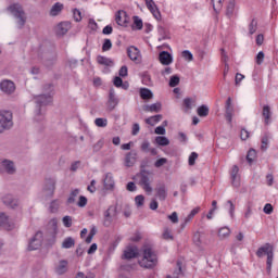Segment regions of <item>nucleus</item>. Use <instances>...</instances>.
Wrapping results in <instances>:
<instances>
[{
	"label": "nucleus",
	"mask_w": 278,
	"mask_h": 278,
	"mask_svg": "<svg viewBox=\"0 0 278 278\" xmlns=\"http://www.w3.org/2000/svg\"><path fill=\"white\" fill-rule=\"evenodd\" d=\"M7 12H9V14H11L15 20L17 29H23V27H25V24L27 23V14L25 13L23 5L18 3L10 4L7 8Z\"/></svg>",
	"instance_id": "nucleus-1"
},
{
	"label": "nucleus",
	"mask_w": 278,
	"mask_h": 278,
	"mask_svg": "<svg viewBox=\"0 0 278 278\" xmlns=\"http://www.w3.org/2000/svg\"><path fill=\"white\" fill-rule=\"evenodd\" d=\"M33 101L35 103V113H36V119L42 121V108H46V105H49L51 103V94L41 93L38 96H34Z\"/></svg>",
	"instance_id": "nucleus-2"
},
{
	"label": "nucleus",
	"mask_w": 278,
	"mask_h": 278,
	"mask_svg": "<svg viewBox=\"0 0 278 278\" xmlns=\"http://www.w3.org/2000/svg\"><path fill=\"white\" fill-rule=\"evenodd\" d=\"M139 265L142 268H153L157 265V255L151 247L143 248V257L139 261Z\"/></svg>",
	"instance_id": "nucleus-3"
},
{
	"label": "nucleus",
	"mask_w": 278,
	"mask_h": 278,
	"mask_svg": "<svg viewBox=\"0 0 278 278\" xmlns=\"http://www.w3.org/2000/svg\"><path fill=\"white\" fill-rule=\"evenodd\" d=\"M256 255L258 257H264V255L267 256V273L270 274V270L273 269V260H275V248L273 244L265 243L263 247L258 248Z\"/></svg>",
	"instance_id": "nucleus-4"
},
{
	"label": "nucleus",
	"mask_w": 278,
	"mask_h": 278,
	"mask_svg": "<svg viewBox=\"0 0 278 278\" xmlns=\"http://www.w3.org/2000/svg\"><path fill=\"white\" fill-rule=\"evenodd\" d=\"M137 177L139 178V186H141L144 192L151 194V192H153V187H151L153 175L149 170L142 169Z\"/></svg>",
	"instance_id": "nucleus-5"
},
{
	"label": "nucleus",
	"mask_w": 278,
	"mask_h": 278,
	"mask_svg": "<svg viewBox=\"0 0 278 278\" xmlns=\"http://www.w3.org/2000/svg\"><path fill=\"white\" fill-rule=\"evenodd\" d=\"M13 126L14 122H12V112L0 111V134L9 131Z\"/></svg>",
	"instance_id": "nucleus-6"
},
{
	"label": "nucleus",
	"mask_w": 278,
	"mask_h": 278,
	"mask_svg": "<svg viewBox=\"0 0 278 278\" xmlns=\"http://www.w3.org/2000/svg\"><path fill=\"white\" fill-rule=\"evenodd\" d=\"M58 181L55 178H47L42 188V194L45 199H53V194H55V186Z\"/></svg>",
	"instance_id": "nucleus-7"
},
{
	"label": "nucleus",
	"mask_w": 278,
	"mask_h": 278,
	"mask_svg": "<svg viewBox=\"0 0 278 278\" xmlns=\"http://www.w3.org/2000/svg\"><path fill=\"white\" fill-rule=\"evenodd\" d=\"M117 212H116V206H110L105 212H104V220L103 225L104 227H110L114 220H116Z\"/></svg>",
	"instance_id": "nucleus-8"
},
{
	"label": "nucleus",
	"mask_w": 278,
	"mask_h": 278,
	"mask_svg": "<svg viewBox=\"0 0 278 278\" xmlns=\"http://www.w3.org/2000/svg\"><path fill=\"white\" fill-rule=\"evenodd\" d=\"M42 247V231H37L30 239L28 244V251H38Z\"/></svg>",
	"instance_id": "nucleus-9"
},
{
	"label": "nucleus",
	"mask_w": 278,
	"mask_h": 278,
	"mask_svg": "<svg viewBox=\"0 0 278 278\" xmlns=\"http://www.w3.org/2000/svg\"><path fill=\"white\" fill-rule=\"evenodd\" d=\"M0 90L4 94H14L16 91V85L10 79H4L0 83Z\"/></svg>",
	"instance_id": "nucleus-10"
},
{
	"label": "nucleus",
	"mask_w": 278,
	"mask_h": 278,
	"mask_svg": "<svg viewBox=\"0 0 278 278\" xmlns=\"http://www.w3.org/2000/svg\"><path fill=\"white\" fill-rule=\"evenodd\" d=\"M127 55L131 62H135V64H140L142 62V55L140 54V50L135 47L130 46L127 48Z\"/></svg>",
	"instance_id": "nucleus-11"
},
{
	"label": "nucleus",
	"mask_w": 278,
	"mask_h": 278,
	"mask_svg": "<svg viewBox=\"0 0 278 278\" xmlns=\"http://www.w3.org/2000/svg\"><path fill=\"white\" fill-rule=\"evenodd\" d=\"M136 162H138V152H136V150H131L125 154L124 165L126 168H131L136 165Z\"/></svg>",
	"instance_id": "nucleus-12"
},
{
	"label": "nucleus",
	"mask_w": 278,
	"mask_h": 278,
	"mask_svg": "<svg viewBox=\"0 0 278 278\" xmlns=\"http://www.w3.org/2000/svg\"><path fill=\"white\" fill-rule=\"evenodd\" d=\"M144 1L148 10L151 12V14H153L154 18L156 21H162V13L160 12L157 4H155V1L153 0H144Z\"/></svg>",
	"instance_id": "nucleus-13"
},
{
	"label": "nucleus",
	"mask_w": 278,
	"mask_h": 278,
	"mask_svg": "<svg viewBox=\"0 0 278 278\" xmlns=\"http://www.w3.org/2000/svg\"><path fill=\"white\" fill-rule=\"evenodd\" d=\"M0 227L7 229V231H12L14 229V223L11 222L10 217L5 213L0 212Z\"/></svg>",
	"instance_id": "nucleus-14"
},
{
	"label": "nucleus",
	"mask_w": 278,
	"mask_h": 278,
	"mask_svg": "<svg viewBox=\"0 0 278 278\" xmlns=\"http://www.w3.org/2000/svg\"><path fill=\"white\" fill-rule=\"evenodd\" d=\"M115 21L117 25H121V27H127V24L129 23V16L125 11H117L115 14Z\"/></svg>",
	"instance_id": "nucleus-15"
},
{
	"label": "nucleus",
	"mask_w": 278,
	"mask_h": 278,
	"mask_svg": "<svg viewBox=\"0 0 278 278\" xmlns=\"http://www.w3.org/2000/svg\"><path fill=\"white\" fill-rule=\"evenodd\" d=\"M159 60L163 66L173 64V55L168 51H162L159 54Z\"/></svg>",
	"instance_id": "nucleus-16"
},
{
	"label": "nucleus",
	"mask_w": 278,
	"mask_h": 278,
	"mask_svg": "<svg viewBox=\"0 0 278 278\" xmlns=\"http://www.w3.org/2000/svg\"><path fill=\"white\" fill-rule=\"evenodd\" d=\"M108 105L109 110H114L116 105H118V98H116V92L114 91V88L110 89Z\"/></svg>",
	"instance_id": "nucleus-17"
},
{
	"label": "nucleus",
	"mask_w": 278,
	"mask_h": 278,
	"mask_svg": "<svg viewBox=\"0 0 278 278\" xmlns=\"http://www.w3.org/2000/svg\"><path fill=\"white\" fill-rule=\"evenodd\" d=\"M2 168H4L8 175H14L16 173V165L10 160L2 161Z\"/></svg>",
	"instance_id": "nucleus-18"
},
{
	"label": "nucleus",
	"mask_w": 278,
	"mask_h": 278,
	"mask_svg": "<svg viewBox=\"0 0 278 278\" xmlns=\"http://www.w3.org/2000/svg\"><path fill=\"white\" fill-rule=\"evenodd\" d=\"M103 186L105 190H114V176H112V173H108L105 175V178L103 179Z\"/></svg>",
	"instance_id": "nucleus-19"
},
{
	"label": "nucleus",
	"mask_w": 278,
	"mask_h": 278,
	"mask_svg": "<svg viewBox=\"0 0 278 278\" xmlns=\"http://www.w3.org/2000/svg\"><path fill=\"white\" fill-rule=\"evenodd\" d=\"M226 121H228V123H231L232 118H233V106L231 105V98H228L226 101Z\"/></svg>",
	"instance_id": "nucleus-20"
},
{
	"label": "nucleus",
	"mask_w": 278,
	"mask_h": 278,
	"mask_svg": "<svg viewBox=\"0 0 278 278\" xmlns=\"http://www.w3.org/2000/svg\"><path fill=\"white\" fill-rule=\"evenodd\" d=\"M155 192L160 201H166V197H168V192L166 191V185H159L155 188Z\"/></svg>",
	"instance_id": "nucleus-21"
},
{
	"label": "nucleus",
	"mask_w": 278,
	"mask_h": 278,
	"mask_svg": "<svg viewBox=\"0 0 278 278\" xmlns=\"http://www.w3.org/2000/svg\"><path fill=\"white\" fill-rule=\"evenodd\" d=\"M240 168H238L237 165H233L232 170H231V181L232 186L235 188H240V177L238 176Z\"/></svg>",
	"instance_id": "nucleus-22"
},
{
	"label": "nucleus",
	"mask_w": 278,
	"mask_h": 278,
	"mask_svg": "<svg viewBox=\"0 0 278 278\" xmlns=\"http://www.w3.org/2000/svg\"><path fill=\"white\" fill-rule=\"evenodd\" d=\"M2 201L7 207H11L12 210L18 206V200L14 199L12 195H4Z\"/></svg>",
	"instance_id": "nucleus-23"
},
{
	"label": "nucleus",
	"mask_w": 278,
	"mask_h": 278,
	"mask_svg": "<svg viewBox=\"0 0 278 278\" xmlns=\"http://www.w3.org/2000/svg\"><path fill=\"white\" fill-rule=\"evenodd\" d=\"M68 270V261L62 260L59 262V265L55 267V273L58 275H64Z\"/></svg>",
	"instance_id": "nucleus-24"
},
{
	"label": "nucleus",
	"mask_w": 278,
	"mask_h": 278,
	"mask_svg": "<svg viewBox=\"0 0 278 278\" xmlns=\"http://www.w3.org/2000/svg\"><path fill=\"white\" fill-rule=\"evenodd\" d=\"M68 29H71V24H68L67 22H62L56 27V34L59 36H64V34L68 33Z\"/></svg>",
	"instance_id": "nucleus-25"
},
{
	"label": "nucleus",
	"mask_w": 278,
	"mask_h": 278,
	"mask_svg": "<svg viewBox=\"0 0 278 278\" xmlns=\"http://www.w3.org/2000/svg\"><path fill=\"white\" fill-rule=\"evenodd\" d=\"M125 260H134V257H138V249L137 248H128L124 251Z\"/></svg>",
	"instance_id": "nucleus-26"
},
{
	"label": "nucleus",
	"mask_w": 278,
	"mask_h": 278,
	"mask_svg": "<svg viewBox=\"0 0 278 278\" xmlns=\"http://www.w3.org/2000/svg\"><path fill=\"white\" fill-rule=\"evenodd\" d=\"M64 10V4L56 2L50 10V16H58Z\"/></svg>",
	"instance_id": "nucleus-27"
},
{
	"label": "nucleus",
	"mask_w": 278,
	"mask_h": 278,
	"mask_svg": "<svg viewBox=\"0 0 278 278\" xmlns=\"http://www.w3.org/2000/svg\"><path fill=\"white\" fill-rule=\"evenodd\" d=\"M199 212H201V207L199 206L190 212V214L185 218L184 225H181L182 229L184 227H186V225H188V223H190L194 218V216H197Z\"/></svg>",
	"instance_id": "nucleus-28"
},
{
	"label": "nucleus",
	"mask_w": 278,
	"mask_h": 278,
	"mask_svg": "<svg viewBox=\"0 0 278 278\" xmlns=\"http://www.w3.org/2000/svg\"><path fill=\"white\" fill-rule=\"evenodd\" d=\"M146 112H162V103L156 102L154 104L146 105Z\"/></svg>",
	"instance_id": "nucleus-29"
},
{
	"label": "nucleus",
	"mask_w": 278,
	"mask_h": 278,
	"mask_svg": "<svg viewBox=\"0 0 278 278\" xmlns=\"http://www.w3.org/2000/svg\"><path fill=\"white\" fill-rule=\"evenodd\" d=\"M162 118H163L162 114L154 115V116L146 118V123H147V125H151V127H153L154 125H156V123H160V121H162Z\"/></svg>",
	"instance_id": "nucleus-30"
},
{
	"label": "nucleus",
	"mask_w": 278,
	"mask_h": 278,
	"mask_svg": "<svg viewBox=\"0 0 278 278\" xmlns=\"http://www.w3.org/2000/svg\"><path fill=\"white\" fill-rule=\"evenodd\" d=\"M75 247V239L67 237L62 242V249H73Z\"/></svg>",
	"instance_id": "nucleus-31"
},
{
	"label": "nucleus",
	"mask_w": 278,
	"mask_h": 278,
	"mask_svg": "<svg viewBox=\"0 0 278 278\" xmlns=\"http://www.w3.org/2000/svg\"><path fill=\"white\" fill-rule=\"evenodd\" d=\"M155 142L159 144V147H168L170 144V140L164 136L156 137Z\"/></svg>",
	"instance_id": "nucleus-32"
},
{
	"label": "nucleus",
	"mask_w": 278,
	"mask_h": 278,
	"mask_svg": "<svg viewBox=\"0 0 278 278\" xmlns=\"http://www.w3.org/2000/svg\"><path fill=\"white\" fill-rule=\"evenodd\" d=\"M159 35L161 38L159 40H169L170 36L168 35V30L164 28L163 26H159L157 28Z\"/></svg>",
	"instance_id": "nucleus-33"
},
{
	"label": "nucleus",
	"mask_w": 278,
	"mask_h": 278,
	"mask_svg": "<svg viewBox=\"0 0 278 278\" xmlns=\"http://www.w3.org/2000/svg\"><path fill=\"white\" fill-rule=\"evenodd\" d=\"M197 112H198V116H201L202 118H204L205 116H208L210 108H207V105L203 104L198 108Z\"/></svg>",
	"instance_id": "nucleus-34"
},
{
	"label": "nucleus",
	"mask_w": 278,
	"mask_h": 278,
	"mask_svg": "<svg viewBox=\"0 0 278 278\" xmlns=\"http://www.w3.org/2000/svg\"><path fill=\"white\" fill-rule=\"evenodd\" d=\"M263 116L265 118V125H269V123H270V106H268V105L263 106Z\"/></svg>",
	"instance_id": "nucleus-35"
},
{
	"label": "nucleus",
	"mask_w": 278,
	"mask_h": 278,
	"mask_svg": "<svg viewBox=\"0 0 278 278\" xmlns=\"http://www.w3.org/2000/svg\"><path fill=\"white\" fill-rule=\"evenodd\" d=\"M230 235H231V230L229 229V227H223L218 231V237L222 240H224V238H229Z\"/></svg>",
	"instance_id": "nucleus-36"
},
{
	"label": "nucleus",
	"mask_w": 278,
	"mask_h": 278,
	"mask_svg": "<svg viewBox=\"0 0 278 278\" xmlns=\"http://www.w3.org/2000/svg\"><path fill=\"white\" fill-rule=\"evenodd\" d=\"M233 10H236V0H229L226 11L227 16H232Z\"/></svg>",
	"instance_id": "nucleus-37"
},
{
	"label": "nucleus",
	"mask_w": 278,
	"mask_h": 278,
	"mask_svg": "<svg viewBox=\"0 0 278 278\" xmlns=\"http://www.w3.org/2000/svg\"><path fill=\"white\" fill-rule=\"evenodd\" d=\"M257 31V20L253 18L249 24V35L253 36Z\"/></svg>",
	"instance_id": "nucleus-38"
},
{
	"label": "nucleus",
	"mask_w": 278,
	"mask_h": 278,
	"mask_svg": "<svg viewBox=\"0 0 278 278\" xmlns=\"http://www.w3.org/2000/svg\"><path fill=\"white\" fill-rule=\"evenodd\" d=\"M58 210H60V202L58 200H53L50 203L49 212H51V214H55V212H58Z\"/></svg>",
	"instance_id": "nucleus-39"
},
{
	"label": "nucleus",
	"mask_w": 278,
	"mask_h": 278,
	"mask_svg": "<svg viewBox=\"0 0 278 278\" xmlns=\"http://www.w3.org/2000/svg\"><path fill=\"white\" fill-rule=\"evenodd\" d=\"M78 195H79V189L73 190L67 199V204L72 205V203H75V198Z\"/></svg>",
	"instance_id": "nucleus-40"
},
{
	"label": "nucleus",
	"mask_w": 278,
	"mask_h": 278,
	"mask_svg": "<svg viewBox=\"0 0 278 278\" xmlns=\"http://www.w3.org/2000/svg\"><path fill=\"white\" fill-rule=\"evenodd\" d=\"M140 97L141 99H153V92L149 89H141Z\"/></svg>",
	"instance_id": "nucleus-41"
},
{
	"label": "nucleus",
	"mask_w": 278,
	"mask_h": 278,
	"mask_svg": "<svg viewBox=\"0 0 278 278\" xmlns=\"http://www.w3.org/2000/svg\"><path fill=\"white\" fill-rule=\"evenodd\" d=\"M223 1L225 0H212L213 9L215 12H220V10H223Z\"/></svg>",
	"instance_id": "nucleus-42"
},
{
	"label": "nucleus",
	"mask_w": 278,
	"mask_h": 278,
	"mask_svg": "<svg viewBox=\"0 0 278 278\" xmlns=\"http://www.w3.org/2000/svg\"><path fill=\"white\" fill-rule=\"evenodd\" d=\"M255 155H257V152H255L254 149H250L247 154V161L249 164H253V161L255 160Z\"/></svg>",
	"instance_id": "nucleus-43"
},
{
	"label": "nucleus",
	"mask_w": 278,
	"mask_h": 278,
	"mask_svg": "<svg viewBox=\"0 0 278 278\" xmlns=\"http://www.w3.org/2000/svg\"><path fill=\"white\" fill-rule=\"evenodd\" d=\"M105 144V141L103 139H100L98 142L93 144V152L99 153L103 149V146Z\"/></svg>",
	"instance_id": "nucleus-44"
},
{
	"label": "nucleus",
	"mask_w": 278,
	"mask_h": 278,
	"mask_svg": "<svg viewBox=\"0 0 278 278\" xmlns=\"http://www.w3.org/2000/svg\"><path fill=\"white\" fill-rule=\"evenodd\" d=\"M193 100L190 98H186L184 100V105H185V112H190V110H192V104H193Z\"/></svg>",
	"instance_id": "nucleus-45"
},
{
	"label": "nucleus",
	"mask_w": 278,
	"mask_h": 278,
	"mask_svg": "<svg viewBox=\"0 0 278 278\" xmlns=\"http://www.w3.org/2000/svg\"><path fill=\"white\" fill-rule=\"evenodd\" d=\"M98 63L102 64V66H110L112 64V60L105 58V56H98Z\"/></svg>",
	"instance_id": "nucleus-46"
},
{
	"label": "nucleus",
	"mask_w": 278,
	"mask_h": 278,
	"mask_svg": "<svg viewBox=\"0 0 278 278\" xmlns=\"http://www.w3.org/2000/svg\"><path fill=\"white\" fill-rule=\"evenodd\" d=\"M177 86H179V76L174 75V76H172L170 79H169V87H170V88H175V87H177Z\"/></svg>",
	"instance_id": "nucleus-47"
},
{
	"label": "nucleus",
	"mask_w": 278,
	"mask_h": 278,
	"mask_svg": "<svg viewBox=\"0 0 278 278\" xmlns=\"http://www.w3.org/2000/svg\"><path fill=\"white\" fill-rule=\"evenodd\" d=\"M163 240H173V232L170 231V229L165 228L162 235Z\"/></svg>",
	"instance_id": "nucleus-48"
},
{
	"label": "nucleus",
	"mask_w": 278,
	"mask_h": 278,
	"mask_svg": "<svg viewBox=\"0 0 278 278\" xmlns=\"http://www.w3.org/2000/svg\"><path fill=\"white\" fill-rule=\"evenodd\" d=\"M94 124L97 127H108V119L106 118H96Z\"/></svg>",
	"instance_id": "nucleus-49"
},
{
	"label": "nucleus",
	"mask_w": 278,
	"mask_h": 278,
	"mask_svg": "<svg viewBox=\"0 0 278 278\" xmlns=\"http://www.w3.org/2000/svg\"><path fill=\"white\" fill-rule=\"evenodd\" d=\"M63 225L64 227H73V217L66 215L63 217Z\"/></svg>",
	"instance_id": "nucleus-50"
},
{
	"label": "nucleus",
	"mask_w": 278,
	"mask_h": 278,
	"mask_svg": "<svg viewBox=\"0 0 278 278\" xmlns=\"http://www.w3.org/2000/svg\"><path fill=\"white\" fill-rule=\"evenodd\" d=\"M135 203L138 207H142L144 205V195L140 194L135 198Z\"/></svg>",
	"instance_id": "nucleus-51"
},
{
	"label": "nucleus",
	"mask_w": 278,
	"mask_h": 278,
	"mask_svg": "<svg viewBox=\"0 0 278 278\" xmlns=\"http://www.w3.org/2000/svg\"><path fill=\"white\" fill-rule=\"evenodd\" d=\"M134 26L136 27V29H142L143 24H142V20H140V17L138 16H134Z\"/></svg>",
	"instance_id": "nucleus-52"
},
{
	"label": "nucleus",
	"mask_w": 278,
	"mask_h": 278,
	"mask_svg": "<svg viewBox=\"0 0 278 278\" xmlns=\"http://www.w3.org/2000/svg\"><path fill=\"white\" fill-rule=\"evenodd\" d=\"M199 154L197 152H192L189 156V166H194Z\"/></svg>",
	"instance_id": "nucleus-53"
},
{
	"label": "nucleus",
	"mask_w": 278,
	"mask_h": 278,
	"mask_svg": "<svg viewBox=\"0 0 278 278\" xmlns=\"http://www.w3.org/2000/svg\"><path fill=\"white\" fill-rule=\"evenodd\" d=\"M182 58H185L187 60V62H192V60H194L192 52H190L188 50L182 51Z\"/></svg>",
	"instance_id": "nucleus-54"
},
{
	"label": "nucleus",
	"mask_w": 278,
	"mask_h": 278,
	"mask_svg": "<svg viewBox=\"0 0 278 278\" xmlns=\"http://www.w3.org/2000/svg\"><path fill=\"white\" fill-rule=\"evenodd\" d=\"M110 49H112V40L104 39L102 51H110Z\"/></svg>",
	"instance_id": "nucleus-55"
},
{
	"label": "nucleus",
	"mask_w": 278,
	"mask_h": 278,
	"mask_svg": "<svg viewBox=\"0 0 278 278\" xmlns=\"http://www.w3.org/2000/svg\"><path fill=\"white\" fill-rule=\"evenodd\" d=\"M77 205L78 207H86V205H88V199L84 195H80Z\"/></svg>",
	"instance_id": "nucleus-56"
},
{
	"label": "nucleus",
	"mask_w": 278,
	"mask_h": 278,
	"mask_svg": "<svg viewBox=\"0 0 278 278\" xmlns=\"http://www.w3.org/2000/svg\"><path fill=\"white\" fill-rule=\"evenodd\" d=\"M149 147H151V142H149V140H144L141 143V151H143L144 153H149L150 151Z\"/></svg>",
	"instance_id": "nucleus-57"
},
{
	"label": "nucleus",
	"mask_w": 278,
	"mask_h": 278,
	"mask_svg": "<svg viewBox=\"0 0 278 278\" xmlns=\"http://www.w3.org/2000/svg\"><path fill=\"white\" fill-rule=\"evenodd\" d=\"M168 161L164 157L156 160V162L154 163L155 168H162V166H164V164H166Z\"/></svg>",
	"instance_id": "nucleus-58"
},
{
	"label": "nucleus",
	"mask_w": 278,
	"mask_h": 278,
	"mask_svg": "<svg viewBox=\"0 0 278 278\" xmlns=\"http://www.w3.org/2000/svg\"><path fill=\"white\" fill-rule=\"evenodd\" d=\"M73 14L74 21H76V23H79L81 21V11L74 9Z\"/></svg>",
	"instance_id": "nucleus-59"
},
{
	"label": "nucleus",
	"mask_w": 278,
	"mask_h": 278,
	"mask_svg": "<svg viewBox=\"0 0 278 278\" xmlns=\"http://www.w3.org/2000/svg\"><path fill=\"white\" fill-rule=\"evenodd\" d=\"M167 218L174 224L179 223V216L177 215V212H174L173 214L168 215Z\"/></svg>",
	"instance_id": "nucleus-60"
},
{
	"label": "nucleus",
	"mask_w": 278,
	"mask_h": 278,
	"mask_svg": "<svg viewBox=\"0 0 278 278\" xmlns=\"http://www.w3.org/2000/svg\"><path fill=\"white\" fill-rule=\"evenodd\" d=\"M43 92L45 94H50L53 92V86L51 84H47L43 86Z\"/></svg>",
	"instance_id": "nucleus-61"
},
{
	"label": "nucleus",
	"mask_w": 278,
	"mask_h": 278,
	"mask_svg": "<svg viewBox=\"0 0 278 278\" xmlns=\"http://www.w3.org/2000/svg\"><path fill=\"white\" fill-rule=\"evenodd\" d=\"M267 148H268V136H265L262 138L261 149L262 151H266Z\"/></svg>",
	"instance_id": "nucleus-62"
},
{
	"label": "nucleus",
	"mask_w": 278,
	"mask_h": 278,
	"mask_svg": "<svg viewBox=\"0 0 278 278\" xmlns=\"http://www.w3.org/2000/svg\"><path fill=\"white\" fill-rule=\"evenodd\" d=\"M193 242L194 244H197L199 247V244H201V232H195L193 235Z\"/></svg>",
	"instance_id": "nucleus-63"
},
{
	"label": "nucleus",
	"mask_w": 278,
	"mask_h": 278,
	"mask_svg": "<svg viewBox=\"0 0 278 278\" xmlns=\"http://www.w3.org/2000/svg\"><path fill=\"white\" fill-rule=\"evenodd\" d=\"M264 62V52H258L256 55V64H262Z\"/></svg>",
	"instance_id": "nucleus-64"
}]
</instances>
